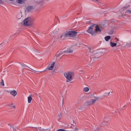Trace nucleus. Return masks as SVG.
<instances>
[{
  "mask_svg": "<svg viewBox=\"0 0 131 131\" xmlns=\"http://www.w3.org/2000/svg\"><path fill=\"white\" fill-rule=\"evenodd\" d=\"M115 40H117V41H119V40L118 39H117V38H115Z\"/></svg>",
  "mask_w": 131,
  "mask_h": 131,
  "instance_id": "nucleus-27",
  "label": "nucleus"
},
{
  "mask_svg": "<svg viewBox=\"0 0 131 131\" xmlns=\"http://www.w3.org/2000/svg\"><path fill=\"white\" fill-rule=\"evenodd\" d=\"M32 95H30V96L28 97V103H31V101H32Z\"/></svg>",
  "mask_w": 131,
  "mask_h": 131,
  "instance_id": "nucleus-13",
  "label": "nucleus"
},
{
  "mask_svg": "<svg viewBox=\"0 0 131 131\" xmlns=\"http://www.w3.org/2000/svg\"><path fill=\"white\" fill-rule=\"evenodd\" d=\"M88 49H89V51H91V48H88Z\"/></svg>",
  "mask_w": 131,
  "mask_h": 131,
  "instance_id": "nucleus-29",
  "label": "nucleus"
},
{
  "mask_svg": "<svg viewBox=\"0 0 131 131\" xmlns=\"http://www.w3.org/2000/svg\"><path fill=\"white\" fill-rule=\"evenodd\" d=\"M59 117L60 118H61V116H59Z\"/></svg>",
  "mask_w": 131,
  "mask_h": 131,
  "instance_id": "nucleus-32",
  "label": "nucleus"
},
{
  "mask_svg": "<svg viewBox=\"0 0 131 131\" xmlns=\"http://www.w3.org/2000/svg\"><path fill=\"white\" fill-rule=\"evenodd\" d=\"M94 98H95L94 100H96V101H99V100H101V98H100L99 97L95 96Z\"/></svg>",
  "mask_w": 131,
  "mask_h": 131,
  "instance_id": "nucleus-16",
  "label": "nucleus"
},
{
  "mask_svg": "<svg viewBox=\"0 0 131 131\" xmlns=\"http://www.w3.org/2000/svg\"><path fill=\"white\" fill-rule=\"evenodd\" d=\"M86 103H87L88 105H89V106H91V105H93V104L92 103L91 100H90V101L87 102Z\"/></svg>",
  "mask_w": 131,
  "mask_h": 131,
  "instance_id": "nucleus-17",
  "label": "nucleus"
},
{
  "mask_svg": "<svg viewBox=\"0 0 131 131\" xmlns=\"http://www.w3.org/2000/svg\"><path fill=\"white\" fill-rule=\"evenodd\" d=\"M21 66H23V67H28V68L31 69V70H33V71H35L36 72H39L40 73H41V72H43V71H38L37 72V71L34 70L30 68L29 67L27 66V65H26L24 63L21 64Z\"/></svg>",
  "mask_w": 131,
  "mask_h": 131,
  "instance_id": "nucleus-8",
  "label": "nucleus"
},
{
  "mask_svg": "<svg viewBox=\"0 0 131 131\" xmlns=\"http://www.w3.org/2000/svg\"><path fill=\"white\" fill-rule=\"evenodd\" d=\"M93 2H96V3H100V0H92Z\"/></svg>",
  "mask_w": 131,
  "mask_h": 131,
  "instance_id": "nucleus-23",
  "label": "nucleus"
},
{
  "mask_svg": "<svg viewBox=\"0 0 131 131\" xmlns=\"http://www.w3.org/2000/svg\"><path fill=\"white\" fill-rule=\"evenodd\" d=\"M95 32L97 33V32H101V29H100V27L99 26H96L95 27Z\"/></svg>",
  "mask_w": 131,
  "mask_h": 131,
  "instance_id": "nucleus-10",
  "label": "nucleus"
},
{
  "mask_svg": "<svg viewBox=\"0 0 131 131\" xmlns=\"http://www.w3.org/2000/svg\"><path fill=\"white\" fill-rule=\"evenodd\" d=\"M10 94L13 97H16V95L17 94V91L16 90H13L12 91H10Z\"/></svg>",
  "mask_w": 131,
  "mask_h": 131,
  "instance_id": "nucleus-7",
  "label": "nucleus"
},
{
  "mask_svg": "<svg viewBox=\"0 0 131 131\" xmlns=\"http://www.w3.org/2000/svg\"><path fill=\"white\" fill-rule=\"evenodd\" d=\"M1 85L4 86L5 85V83L4 82V80H2V82H1Z\"/></svg>",
  "mask_w": 131,
  "mask_h": 131,
  "instance_id": "nucleus-19",
  "label": "nucleus"
},
{
  "mask_svg": "<svg viewBox=\"0 0 131 131\" xmlns=\"http://www.w3.org/2000/svg\"><path fill=\"white\" fill-rule=\"evenodd\" d=\"M10 2H14V0H9Z\"/></svg>",
  "mask_w": 131,
  "mask_h": 131,
  "instance_id": "nucleus-30",
  "label": "nucleus"
},
{
  "mask_svg": "<svg viewBox=\"0 0 131 131\" xmlns=\"http://www.w3.org/2000/svg\"><path fill=\"white\" fill-rule=\"evenodd\" d=\"M110 43V46H111V47H112V48H114V47H116V46H117V43H114L112 41H111Z\"/></svg>",
  "mask_w": 131,
  "mask_h": 131,
  "instance_id": "nucleus-12",
  "label": "nucleus"
},
{
  "mask_svg": "<svg viewBox=\"0 0 131 131\" xmlns=\"http://www.w3.org/2000/svg\"><path fill=\"white\" fill-rule=\"evenodd\" d=\"M91 101L93 104L96 103V100L95 99H91Z\"/></svg>",
  "mask_w": 131,
  "mask_h": 131,
  "instance_id": "nucleus-21",
  "label": "nucleus"
},
{
  "mask_svg": "<svg viewBox=\"0 0 131 131\" xmlns=\"http://www.w3.org/2000/svg\"><path fill=\"white\" fill-rule=\"evenodd\" d=\"M65 77L67 78V82H69L73 79V77L74 76V74L72 72H67L64 74Z\"/></svg>",
  "mask_w": 131,
  "mask_h": 131,
  "instance_id": "nucleus-2",
  "label": "nucleus"
},
{
  "mask_svg": "<svg viewBox=\"0 0 131 131\" xmlns=\"http://www.w3.org/2000/svg\"><path fill=\"white\" fill-rule=\"evenodd\" d=\"M26 0H16V3L18 4H22L25 3Z\"/></svg>",
  "mask_w": 131,
  "mask_h": 131,
  "instance_id": "nucleus-11",
  "label": "nucleus"
},
{
  "mask_svg": "<svg viewBox=\"0 0 131 131\" xmlns=\"http://www.w3.org/2000/svg\"><path fill=\"white\" fill-rule=\"evenodd\" d=\"M39 130H42V129H39Z\"/></svg>",
  "mask_w": 131,
  "mask_h": 131,
  "instance_id": "nucleus-33",
  "label": "nucleus"
},
{
  "mask_svg": "<svg viewBox=\"0 0 131 131\" xmlns=\"http://www.w3.org/2000/svg\"><path fill=\"white\" fill-rule=\"evenodd\" d=\"M12 108H15V106H12Z\"/></svg>",
  "mask_w": 131,
  "mask_h": 131,
  "instance_id": "nucleus-31",
  "label": "nucleus"
},
{
  "mask_svg": "<svg viewBox=\"0 0 131 131\" xmlns=\"http://www.w3.org/2000/svg\"><path fill=\"white\" fill-rule=\"evenodd\" d=\"M27 12H31L33 10V6H29L27 7L26 9Z\"/></svg>",
  "mask_w": 131,
  "mask_h": 131,
  "instance_id": "nucleus-9",
  "label": "nucleus"
},
{
  "mask_svg": "<svg viewBox=\"0 0 131 131\" xmlns=\"http://www.w3.org/2000/svg\"><path fill=\"white\" fill-rule=\"evenodd\" d=\"M90 91V88L88 87H85L83 89V92H89Z\"/></svg>",
  "mask_w": 131,
  "mask_h": 131,
  "instance_id": "nucleus-15",
  "label": "nucleus"
},
{
  "mask_svg": "<svg viewBox=\"0 0 131 131\" xmlns=\"http://www.w3.org/2000/svg\"><path fill=\"white\" fill-rule=\"evenodd\" d=\"M55 67V62H52L51 64H50L47 67L48 70H53Z\"/></svg>",
  "mask_w": 131,
  "mask_h": 131,
  "instance_id": "nucleus-5",
  "label": "nucleus"
},
{
  "mask_svg": "<svg viewBox=\"0 0 131 131\" xmlns=\"http://www.w3.org/2000/svg\"><path fill=\"white\" fill-rule=\"evenodd\" d=\"M77 34V32L75 31H70L69 32H66L63 33L60 36V38L62 37H75Z\"/></svg>",
  "mask_w": 131,
  "mask_h": 131,
  "instance_id": "nucleus-1",
  "label": "nucleus"
},
{
  "mask_svg": "<svg viewBox=\"0 0 131 131\" xmlns=\"http://www.w3.org/2000/svg\"><path fill=\"white\" fill-rule=\"evenodd\" d=\"M129 7V6L123 7V8H122V10H123V11H124V10H125V9H126V8H127V7Z\"/></svg>",
  "mask_w": 131,
  "mask_h": 131,
  "instance_id": "nucleus-22",
  "label": "nucleus"
},
{
  "mask_svg": "<svg viewBox=\"0 0 131 131\" xmlns=\"http://www.w3.org/2000/svg\"><path fill=\"white\" fill-rule=\"evenodd\" d=\"M3 2L2 0H0V5H2L3 4Z\"/></svg>",
  "mask_w": 131,
  "mask_h": 131,
  "instance_id": "nucleus-26",
  "label": "nucleus"
},
{
  "mask_svg": "<svg viewBox=\"0 0 131 131\" xmlns=\"http://www.w3.org/2000/svg\"><path fill=\"white\" fill-rule=\"evenodd\" d=\"M109 95H110V92L105 93H104V97H108V96H109Z\"/></svg>",
  "mask_w": 131,
  "mask_h": 131,
  "instance_id": "nucleus-18",
  "label": "nucleus"
},
{
  "mask_svg": "<svg viewBox=\"0 0 131 131\" xmlns=\"http://www.w3.org/2000/svg\"><path fill=\"white\" fill-rule=\"evenodd\" d=\"M104 39L106 41H109V40H110V39H111V36H105L104 37Z\"/></svg>",
  "mask_w": 131,
  "mask_h": 131,
  "instance_id": "nucleus-14",
  "label": "nucleus"
},
{
  "mask_svg": "<svg viewBox=\"0 0 131 131\" xmlns=\"http://www.w3.org/2000/svg\"><path fill=\"white\" fill-rule=\"evenodd\" d=\"M126 14H131V11L130 10H127L126 11Z\"/></svg>",
  "mask_w": 131,
  "mask_h": 131,
  "instance_id": "nucleus-20",
  "label": "nucleus"
},
{
  "mask_svg": "<svg viewBox=\"0 0 131 131\" xmlns=\"http://www.w3.org/2000/svg\"><path fill=\"white\" fill-rule=\"evenodd\" d=\"M78 129L77 128H75V130H77Z\"/></svg>",
  "mask_w": 131,
  "mask_h": 131,
  "instance_id": "nucleus-28",
  "label": "nucleus"
},
{
  "mask_svg": "<svg viewBox=\"0 0 131 131\" xmlns=\"http://www.w3.org/2000/svg\"><path fill=\"white\" fill-rule=\"evenodd\" d=\"M94 26H95V25L90 26L89 29L87 30V32L91 34V35L92 36L96 34V31H95V30H94Z\"/></svg>",
  "mask_w": 131,
  "mask_h": 131,
  "instance_id": "nucleus-4",
  "label": "nucleus"
},
{
  "mask_svg": "<svg viewBox=\"0 0 131 131\" xmlns=\"http://www.w3.org/2000/svg\"><path fill=\"white\" fill-rule=\"evenodd\" d=\"M8 106L9 107H12V106H13V104H12V103H11V104H8Z\"/></svg>",
  "mask_w": 131,
  "mask_h": 131,
  "instance_id": "nucleus-25",
  "label": "nucleus"
},
{
  "mask_svg": "<svg viewBox=\"0 0 131 131\" xmlns=\"http://www.w3.org/2000/svg\"><path fill=\"white\" fill-rule=\"evenodd\" d=\"M73 53V51L72 50L68 48L67 51H63L61 54H72Z\"/></svg>",
  "mask_w": 131,
  "mask_h": 131,
  "instance_id": "nucleus-6",
  "label": "nucleus"
},
{
  "mask_svg": "<svg viewBox=\"0 0 131 131\" xmlns=\"http://www.w3.org/2000/svg\"><path fill=\"white\" fill-rule=\"evenodd\" d=\"M93 2H96V3H100V0H92Z\"/></svg>",
  "mask_w": 131,
  "mask_h": 131,
  "instance_id": "nucleus-24",
  "label": "nucleus"
},
{
  "mask_svg": "<svg viewBox=\"0 0 131 131\" xmlns=\"http://www.w3.org/2000/svg\"><path fill=\"white\" fill-rule=\"evenodd\" d=\"M24 25H26V26L33 25V21H32L31 17H27L24 20Z\"/></svg>",
  "mask_w": 131,
  "mask_h": 131,
  "instance_id": "nucleus-3",
  "label": "nucleus"
}]
</instances>
